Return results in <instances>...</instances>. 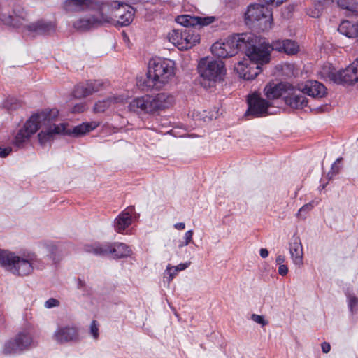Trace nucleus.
<instances>
[{"instance_id": "nucleus-55", "label": "nucleus", "mask_w": 358, "mask_h": 358, "mask_svg": "<svg viewBox=\"0 0 358 358\" xmlns=\"http://www.w3.org/2000/svg\"><path fill=\"white\" fill-rule=\"evenodd\" d=\"M357 24H358V21H357Z\"/></svg>"}, {"instance_id": "nucleus-44", "label": "nucleus", "mask_w": 358, "mask_h": 358, "mask_svg": "<svg viewBox=\"0 0 358 358\" xmlns=\"http://www.w3.org/2000/svg\"><path fill=\"white\" fill-rule=\"evenodd\" d=\"M12 152L10 147H1L0 146V157H6Z\"/></svg>"}, {"instance_id": "nucleus-38", "label": "nucleus", "mask_w": 358, "mask_h": 358, "mask_svg": "<svg viewBox=\"0 0 358 358\" xmlns=\"http://www.w3.org/2000/svg\"><path fill=\"white\" fill-rule=\"evenodd\" d=\"M90 334L94 338L97 339L99 338V328L96 320H93L90 324Z\"/></svg>"}, {"instance_id": "nucleus-23", "label": "nucleus", "mask_w": 358, "mask_h": 358, "mask_svg": "<svg viewBox=\"0 0 358 358\" xmlns=\"http://www.w3.org/2000/svg\"><path fill=\"white\" fill-rule=\"evenodd\" d=\"M301 88L303 93L314 98H322L327 94L325 86L317 80H308Z\"/></svg>"}, {"instance_id": "nucleus-27", "label": "nucleus", "mask_w": 358, "mask_h": 358, "mask_svg": "<svg viewBox=\"0 0 358 358\" xmlns=\"http://www.w3.org/2000/svg\"><path fill=\"white\" fill-rule=\"evenodd\" d=\"M289 251L294 262L296 264H301L303 259V248L299 236H294L292 237L289 245Z\"/></svg>"}, {"instance_id": "nucleus-24", "label": "nucleus", "mask_w": 358, "mask_h": 358, "mask_svg": "<svg viewBox=\"0 0 358 358\" xmlns=\"http://www.w3.org/2000/svg\"><path fill=\"white\" fill-rule=\"evenodd\" d=\"M289 87H290V84L287 83H268L264 88V93L268 99H275L280 96L284 97Z\"/></svg>"}, {"instance_id": "nucleus-48", "label": "nucleus", "mask_w": 358, "mask_h": 358, "mask_svg": "<svg viewBox=\"0 0 358 358\" xmlns=\"http://www.w3.org/2000/svg\"><path fill=\"white\" fill-rule=\"evenodd\" d=\"M259 255L262 258H266L268 256V251L266 248H261Z\"/></svg>"}, {"instance_id": "nucleus-41", "label": "nucleus", "mask_w": 358, "mask_h": 358, "mask_svg": "<svg viewBox=\"0 0 358 358\" xmlns=\"http://www.w3.org/2000/svg\"><path fill=\"white\" fill-rule=\"evenodd\" d=\"M189 265V263H181L176 266H170V265H169L167 266V270H175L176 272H178L186 269Z\"/></svg>"}, {"instance_id": "nucleus-42", "label": "nucleus", "mask_w": 358, "mask_h": 358, "mask_svg": "<svg viewBox=\"0 0 358 358\" xmlns=\"http://www.w3.org/2000/svg\"><path fill=\"white\" fill-rule=\"evenodd\" d=\"M59 306V301L54 298H50L45 303V307L47 308H52Z\"/></svg>"}, {"instance_id": "nucleus-3", "label": "nucleus", "mask_w": 358, "mask_h": 358, "mask_svg": "<svg viewBox=\"0 0 358 358\" xmlns=\"http://www.w3.org/2000/svg\"><path fill=\"white\" fill-rule=\"evenodd\" d=\"M174 98L162 92L156 95H145L133 99L128 106L129 110L137 114H152L172 106Z\"/></svg>"}, {"instance_id": "nucleus-5", "label": "nucleus", "mask_w": 358, "mask_h": 358, "mask_svg": "<svg viewBox=\"0 0 358 358\" xmlns=\"http://www.w3.org/2000/svg\"><path fill=\"white\" fill-rule=\"evenodd\" d=\"M14 16H10V24L12 26L20 28L23 27L26 31L34 36H50L56 32L57 23L52 21L39 20L29 24H24L28 20L27 13L19 8L13 10Z\"/></svg>"}, {"instance_id": "nucleus-9", "label": "nucleus", "mask_w": 358, "mask_h": 358, "mask_svg": "<svg viewBox=\"0 0 358 358\" xmlns=\"http://www.w3.org/2000/svg\"><path fill=\"white\" fill-rule=\"evenodd\" d=\"M33 333L34 328L31 324L25 326L14 338L5 343L3 353L6 355L20 354L36 346Z\"/></svg>"}, {"instance_id": "nucleus-32", "label": "nucleus", "mask_w": 358, "mask_h": 358, "mask_svg": "<svg viewBox=\"0 0 358 358\" xmlns=\"http://www.w3.org/2000/svg\"><path fill=\"white\" fill-rule=\"evenodd\" d=\"M337 4L342 9L358 14V1L354 0H338Z\"/></svg>"}, {"instance_id": "nucleus-47", "label": "nucleus", "mask_w": 358, "mask_h": 358, "mask_svg": "<svg viewBox=\"0 0 358 358\" xmlns=\"http://www.w3.org/2000/svg\"><path fill=\"white\" fill-rule=\"evenodd\" d=\"M322 352L324 353H328L331 350V345L327 342H323L321 345Z\"/></svg>"}, {"instance_id": "nucleus-39", "label": "nucleus", "mask_w": 358, "mask_h": 358, "mask_svg": "<svg viewBox=\"0 0 358 358\" xmlns=\"http://www.w3.org/2000/svg\"><path fill=\"white\" fill-rule=\"evenodd\" d=\"M193 234H194V232L192 230L187 231L185 233V236H184V238H185L184 244H179L178 247L182 248V247L187 245L189 243H190L192 241Z\"/></svg>"}, {"instance_id": "nucleus-50", "label": "nucleus", "mask_w": 358, "mask_h": 358, "mask_svg": "<svg viewBox=\"0 0 358 358\" xmlns=\"http://www.w3.org/2000/svg\"><path fill=\"white\" fill-rule=\"evenodd\" d=\"M174 227L178 230H182L185 227V224L184 222H178L175 224Z\"/></svg>"}, {"instance_id": "nucleus-7", "label": "nucleus", "mask_w": 358, "mask_h": 358, "mask_svg": "<svg viewBox=\"0 0 358 358\" xmlns=\"http://www.w3.org/2000/svg\"><path fill=\"white\" fill-rule=\"evenodd\" d=\"M225 71L224 63L221 59L202 58L198 65V71L203 80L201 85L205 88L210 87L223 80Z\"/></svg>"}, {"instance_id": "nucleus-22", "label": "nucleus", "mask_w": 358, "mask_h": 358, "mask_svg": "<svg viewBox=\"0 0 358 358\" xmlns=\"http://www.w3.org/2000/svg\"><path fill=\"white\" fill-rule=\"evenodd\" d=\"M54 338L60 343L78 341L79 340L78 330L74 327L59 328L55 332Z\"/></svg>"}, {"instance_id": "nucleus-36", "label": "nucleus", "mask_w": 358, "mask_h": 358, "mask_svg": "<svg viewBox=\"0 0 358 358\" xmlns=\"http://www.w3.org/2000/svg\"><path fill=\"white\" fill-rule=\"evenodd\" d=\"M342 158H338L336 162L332 164L331 171L328 173V176L329 178H331L332 176L335 174L339 173L341 167L338 164L342 161Z\"/></svg>"}, {"instance_id": "nucleus-31", "label": "nucleus", "mask_w": 358, "mask_h": 358, "mask_svg": "<svg viewBox=\"0 0 358 358\" xmlns=\"http://www.w3.org/2000/svg\"><path fill=\"white\" fill-rule=\"evenodd\" d=\"M118 99L116 97H109L106 99L97 101L94 106L95 113H103L106 110L111 106L112 104L117 102Z\"/></svg>"}, {"instance_id": "nucleus-16", "label": "nucleus", "mask_w": 358, "mask_h": 358, "mask_svg": "<svg viewBox=\"0 0 358 358\" xmlns=\"http://www.w3.org/2000/svg\"><path fill=\"white\" fill-rule=\"evenodd\" d=\"M104 85L105 83L101 80H88L86 83L77 85L73 91V96L76 99H83L103 90Z\"/></svg>"}, {"instance_id": "nucleus-25", "label": "nucleus", "mask_w": 358, "mask_h": 358, "mask_svg": "<svg viewBox=\"0 0 358 358\" xmlns=\"http://www.w3.org/2000/svg\"><path fill=\"white\" fill-rule=\"evenodd\" d=\"M272 47L273 50L284 52L287 55H295L299 49V45L294 41L290 39L276 41L273 43Z\"/></svg>"}, {"instance_id": "nucleus-51", "label": "nucleus", "mask_w": 358, "mask_h": 358, "mask_svg": "<svg viewBox=\"0 0 358 358\" xmlns=\"http://www.w3.org/2000/svg\"><path fill=\"white\" fill-rule=\"evenodd\" d=\"M168 271H169V281H171L173 279V278L176 275L177 272H176L175 270H168Z\"/></svg>"}, {"instance_id": "nucleus-26", "label": "nucleus", "mask_w": 358, "mask_h": 358, "mask_svg": "<svg viewBox=\"0 0 358 358\" xmlns=\"http://www.w3.org/2000/svg\"><path fill=\"white\" fill-rule=\"evenodd\" d=\"M41 246L45 250L46 253L45 259L52 264H57L62 259L60 250L54 243L48 241L41 244Z\"/></svg>"}, {"instance_id": "nucleus-54", "label": "nucleus", "mask_w": 358, "mask_h": 358, "mask_svg": "<svg viewBox=\"0 0 358 358\" xmlns=\"http://www.w3.org/2000/svg\"><path fill=\"white\" fill-rule=\"evenodd\" d=\"M4 322V318L3 317H1L0 318V323H3Z\"/></svg>"}, {"instance_id": "nucleus-30", "label": "nucleus", "mask_w": 358, "mask_h": 358, "mask_svg": "<svg viewBox=\"0 0 358 358\" xmlns=\"http://www.w3.org/2000/svg\"><path fill=\"white\" fill-rule=\"evenodd\" d=\"M176 22L183 26V28H196L199 24V19L196 16H191L189 15H184L178 16Z\"/></svg>"}, {"instance_id": "nucleus-13", "label": "nucleus", "mask_w": 358, "mask_h": 358, "mask_svg": "<svg viewBox=\"0 0 358 358\" xmlns=\"http://www.w3.org/2000/svg\"><path fill=\"white\" fill-rule=\"evenodd\" d=\"M248 110L245 115L253 117H264L270 114L268 108L271 104L268 101L260 97L257 94H252L248 96Z\"/></svg>"}, {"instance_id": "nucleus-33", "label": "nucleus", "mask_w": 358, "mask_h": 358, "mask_svg": "<svg viewBox=\"0 0 358 358\" xmlns=\"http://www.w3.org/2000/svg\"><path fill=\"white\" fill-rule=\"evenodd\" d=\"M211 52L213 55L218 58H227L229 57V53L224 49V47L222 45V43L216 42L211 47Z\"/></svg>"}, {"instance_id": "nucleus-21", "label": "nucleus", "mask_w": 358, "mask_h": 358, "mask_svg": "<svg viewBox=\"0 0 358 358\" xmlns=\"http://www.w3.org/2000/svg\"><path fill=\"white\" fill-rule=\"evenodd\" d=\"M134 207L131 206L123 210L114 220V229L117 233H122L132 223V213Z\"/></svg>"}, {"instance_id": "nucleus-4", "label": "nucleus", "mask_w": 358, "mask_h": 358, "mask_svg": "<svg viewBox=\"0 0 358 358\" xmlns=\"http://www.w3.org/2000/svg\"><path fill=\"white\" fill-rule=\"evenodd\" d=\"M175 62L167 59L157 58L149 62L145 85L150 89H160L174 74Z\"/></svg>"}, {"instance_id": "nucleus-11", "label": "nucleus", "mask_w": 358, "mask_h": 358, "mask_svg": "<svg viewBox=\"0 0 358 358\" xmlns=\"http://www.w3.org/2000/svg\"><path fill=\"white\" fill-rule=\"evenodd\" d=\"M117 2H102L98 0H65L64 8L67 12H80L86 10H103L110 7L117 8Z\"/></svg>"}, {"instance_id": "nucleus-20", "label": "nucleus", "mask_w": 358, "mask_h": 358, "mask_svg": "<svg viewBox=\"0 0 358 358\" xmlns=\"http://www.w3.org/2000/svg\"><path fill=\"white\" fill-rule=\"evenodd\" d=\"M236 70L240 76L245 80H253L262 71V67L252 61L244 60L239 62Z\"/></svg>"}, {"instance_id": "nucleus-28", "label": "nucleus", "mask_w": 358, "mask_h": 358, "mask_svg": "<svg viewBox=\"0 0 358 358\" xmlns=\"http://www.w3.org/2000/svg\"><path fill=\"white\" fill-rule=\"evenodd\" d=\"M338 31L341 34L350 38L358 37V24L351 22L348 20H343L338 27Z\"/></svg>"}, {"instance_id": "nucleus-40", "label": "nucleus", "mask_w": 358, "mask_h": 358, "mask_svg": "<svg viewBox=\"0 0 358 358\" xmlns=\"http://www.w3.org/2000/svg\"><path fill=\"white\" fill-rule=\"evenodd\" d=\"M251 319L254 322H257V323H258L259 324H262V326H265V325H266L268 324L267 321L265 320L264 316H262V315H257V314H252L251 315Z\"/></svg>"}, {"instance_id": "nucleus-53", "label": "nucleus", "mask_w": 358, "mask_h": 358, "mask_svg": "<svg viewBox=\"0 0 358 358\" xmlns=\"http://www.w3.org/2000/svg\"><path fill=\"white\" fill-rule=\"evenodd\" d=\"M83 285H84V282H83L82 280H79L78 287H83Z\"/></svg>"}, {"instance_id": "nucleus-17", "label": "nucleus", "mask_w": 358, "mask_h": 358, "mask_svg": "<svg viewBox=\"0 0 358 358\" xmlns=\"http://www.w3.org/2000/svg\"><path fill=\"white\" fill-rule=\"evenodd\" d=\"M302 88L296 89L290 85L284 96L285 103L294 109H303L307 106V99L303 95Z\"/></svg>"}, {"instance_id": "nucleus-34", "label": "nucleus", "mask_w": 358, "mask_h": 358, "mask_svg": "<svg viewBox=\"0 0 358 358\" xmlns=\"http://www.w3.org/2000/svg\"><path fill=\"white\" fill-rule=\"evenodd\" d=\"M347 299L349 310L354 313L355 308L358 306V298L355 294H348Z\"/></svg>"}, {"instance_id": "nucleus-14", "label": "nucleus", "mask_w": 358, "mask_h": 358, "mask_svg": "<svg viewBox=\"0 0 358 358\" xmlns=\"http://www.w3.org/2000/svg\"><path fill=\"white\" fill-rule=\"evenodd\" d=\"M107 2L110 1H108ZM112 2L118 3L119 6L117 8H106L105 13L109 17V22L111 20L110 15H114L116 17H118L117 21V24L120 25L121 27L129 25L134 20L135 9L131 6L127 5L124 6L122 3L117 1H113Z\"/></svg>"}, {"instance_id": "nucleus-19", "label": "nucleus", "mask_w": 358, "mask_h": 358, "mask_svg": "<svg viewBox=\"0 0 358 358\" xmlns=\"http://www.w3.org/2000/svg\"><path fill=\"white\" fill-rule=\"evenodd\" d=\"M337 84L352 85L358 82V59L355 62L348 66L345 69L337 71Z\"/></svg>"}, {"instance_id": "nucleus-46", "label": "nucleus", "mask_w": 358, "mask_h": 358, "mask_svg": "<svg viewBox=\"0 0 358 358\" xmlns=\"http://www.w3.org/2000/svg\"><path fill=\"white\" fill-rule=\"evenodd\" d=\"M288 273V267L283 264V265H280L279 267H278V273L282 275V276H285Z\"/></svg>"}, {"instance_id": "nucleus-12", "label": "nucleus", "mask_w": 358, "mask_h": 358, "mask_svg": "<svg viewBox=\"0 0 358 358\" xmlns=\"http://www.w3.org/2000/svg\"><path fill=\"white\" fill-rule=\"evenodd\" d=\"M169 39H172L173 43L181 45L182 48L189 49L199 43L200 35L196 28L186 27L173 30L169 34Z\"/></svg>"}, {"instance_id": "nucleus-1", "label": "nucleus", "mask_w": 358, "mask_h": 358, "mask_svg": "<svg viewBox=\"0 0 358 358\" xmlns=\"http://www.w3.org/2000/svg\"><path fill=\"white\" fill-rule=\"evenodd\" d=\"M58 115V110L55 109L44 110L34 114L26 122L24 127L18 131L13 140V144L17 148H21L23 143L40 128L43 129L38 133V138L39 143L43 146L47 143L52 141L56 134L78 137L94 130L99 126V123L96 122H83L72 129H67V124H56L55 123Z\"/></svg>"}, {"instance_id": "nucleus-29", "label": "nucleus", "mask_w": 358, "mask_h": 358, "mask_svg": "<svg viewBox=\"0 0 358 358\" xmlns=\"http://www.w3.org/2000/svg\"><path fill=\"white\" fill-rule=\"evenodd\" d=\"M319 74L324 80H330L336 83V80H338V78H337V71H336L335 68L329 63L324 64L321 67Z\"/></svg>"}, {"instance_id": "nucleus-43", "label": "nucleus", "mask_w": 358, "mask_h": 358, "mask_svg": "<svg viewBox=\"0 0 358 358\" xmlns=\"http://www.w3.org/2000/svg\"><path fill=\"white\" fill-rule=\"evenodd\" d=\"M262 2L265 3L267 6H278L287 0H259Z\"/></svg>"}, {"instance_id": "nucleus-2", "label": "nucleus", "mask_w": 358, "mask_h": 358, "mask_svg": "<svg viewBox=\"0 0 358 358\" xmlns=\"http://www.w3.org/2000/svg\"><path fill=\"white\" fill-rule=\"evenodd\" d=\"M49 264L33 252L17 256L14 252L0 249V266L15 275L28 276L34 269L43 270Z\"/></svg>"}, {"instance_id": "nucleus-37", "label": "nucleus", "mask_w": 358, "mask_h": 358, "mask_svg": "<svg viewBox=\"0 0 358 358\" xmlns=\"http://www.w3.org/2000/svg\"><path fill=\"white\" fill-rule=\"evenodd\" d=\"M199 24L198 26L203 27L212 24L215 20V17L213 16H208V17H199Z\"/></svg>"}, {"instance_id": "nucleus-8", "label": "nucleus", "mask_w": 358, "mask_h": 358, "mask_svg": "<svg viewBox=\"0 0 358 358\" xmlns=\"http://www.w3.org/2000/svg\"><path fill=\"white\" fill-rule=\"evenodd\" d=\"M245 22L248 26L262 31L272 27L273 13L268 6L253 4L248 7L245 13Z\"/></svg>"}, {"instance_id": "nucleus-52", "label": "nucleus", "mask_w": 358, "mask_h": 358, "mask_svg": "<svg viewBox=\"0 0 358 358\" xmlns=\"http://www.w3.org/2000/svg\"><path fill=\"white\" fill-rule=\"evenodd\" d=\"M311 16L313 17H318L320 16V11L317 10L316 12H314L313 14H311Z\"/></svg>"}, {"instance_id": "nucleus-18", "label": "nucleus", "mask_w": 358, "mask_h": 358, "mask_svg": "<svg viewBox=\"0 0 358 358\" xmlns=\"http://www.w3.org/2000/svg\"><path fill=\"white\" fill-rule=\"evenodd\" d=\"M244 40H248L247 34H238L229 36L224 42L222 43V45L229 53V57L237 54L239 51L243 52V48L245 47Z\"/></svg>"}, {"instance_id": "nucleus-15", "label": "nucleus", "mask_w": 358, "mask_h": 358, "mask_svg": "<svg viewBox=\"0 0 358 358\" xmlns=\"http://www.w3.org/2000/svg\"><path fill=\"white\" fill-rule=\"evenodd\" d=\"M99 16L91 15L87 17L80 18L73 23V27L78 31H87L92 29L98 27L105 22H109V17L105 13L106 9L103 10L96 9Z\"/></svg>"}, {"instance_id": "nucleus-49", "label": "nucleus", "mask_w": 358, "mask_h": 358, "mask_svg": "<svg viewBox=\"0 0 358 358\" xmlns=\"http://www.w3.org/2000/svg\"><path fill=\"white\" fill-rule=\"evenodd\" d=\"M285 257L283 255H278L276 257V263L280 265H283L282 263L285 262Z\"/></svg>"}, {"instance_id": "nucleus-45", "label": "nucleus", "mask_w": 358, "mask_h": 358, "mask_svg": "<svg viewBox=\"0 0 358 358\" xmlns=\"http://www.w3.org/2000/svg\"><path fill=\"white\" fill-rule=\"evenodd\" d=\"M85 110V105L84 103L76 104L73 109V113H82Z\"/></svg>"}, {"instance_id": "nucleus-35", "label": "nucleus", "mask_w": 358, "mask_h": 358, "mask_svg": "<svg viewBox=\"0 0 358 358\" xmlns=\"http://www.w3.org/2000/svg\"><path fill=\"white\" fill-rule=\"evenodd\" d=\"M313 208L312 203H308L303 206L298 211L297 215L301 218H305L306 215Z\"/></svg>"}, {"instance_id": "nucleus-10", "label": "nucleus", "mask_w": 358, "mask_h": 358, "mask_svg": "<svg viewBox=\"0 0 358 358\" xmlns=\"http://www.w3.org/2000/svg\"><path fill=\"white\" fill-rule=\"evenodd\" d=\"M85 250L87 252L100 256L112 255L113 258L115 259L127 257L131 254V250L123 243L87 245L85 248Z\"/></svg>"}, {"instance_id": "nucleus-6", "label": "nucleus", "mask_w": 358, "mask_h": 358, "mask_svg": "<svg viewBox=\"0 0 358 358\" xmlns=\"http://www.w3.org/2000/svg\"><path fill=\"white\" fill-rule=\"evenodd\" d=\"M247 38L248 40H244L246 45L242 50L249 60L260 67L268 64L271 59V52L273 50L272 45L264 38H258L252 34H247Z\"/></svg>"}]
</instances>
